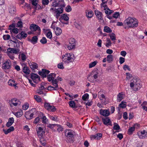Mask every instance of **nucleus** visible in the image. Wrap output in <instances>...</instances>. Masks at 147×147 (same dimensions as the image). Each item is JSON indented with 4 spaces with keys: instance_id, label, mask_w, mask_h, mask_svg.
<instances>
[{
    "instance_id": "obj_14",
    "label": "nucleus",
    "mask_w": 147,
    "mask_h": 147,
    "mask_svg": "<svg viewBox=\"0 0 147 147\" xmlns=\"http://www.w3.org/2000/svg\"><path fill=\"white\" fill-rule=\"evenodd\" d=\"M95 13L98 19L100 20H103L102 13L98 10L95 11Z\"/></svg>"
},
{
    "instance_id": "obj_3",
    "label": "nucleus",
    "mask_w": 147,
    "mask_h": 147,
    "mask_svg": "<svg viewBox=\"0 0 147 147\" xmlns=\"http://www.w3.org/2000/svg\"><path fill=\"white\" fill-rule=\"evenodd\" d=\"M74 55L71 53H66L62 56V60L65 63H68L73 62L75 59Z\"/></svg>"
},
{
    "instance_id": "obj_44",
    "label": "nucleus",
    "mask_w": 147,
    "mask_h": 147,
    "mask_svg": "<svg viewBox=\"0 0 147 147\" xmlns=\"http://www.w3.org/2000/svg\"><path fill=\"white\" fill-rule=\"evenodd\" d=\"M109 36L112 40L114 41L116 40L115 35L113 33L111 34H110Z\"/></svg>"
},
{
    "instance_id": "obj_39",
    "label": "nucleus",
    "mask_w": 147,
    "mask_h": 147,
    "mask_svg": "<svg viewBox=\"0 0 147 147\" xmlns=\"http://www.w3.org/2000/svg\"><path fill=\"white\" fill-rule=\"evenodd\" d=\"M47 110L52 112H54L56 111V109L54 106L50 105L49 107L48 108Z\"/></svg>"
},
{
    "instance_id": "obj_59",
    "label": "nucleus",
    "mask_w": 147,
    "mask_h": 147,
    "mask_svg": "<svg viewBox=\"0 0 147 147\" xmlns=\"http://www.w3.org/2000/svg\"><path fill=\"white\" fill-rule=\"evenodd\" d=\"M19 30L17 28H13L12 30V32L14 33L17 34L18 33Z\"/></svg>"
},
{
    "instance_id": "obj_38",
    "label": "nucleus",
    "mask_w": 147,
    "mask_h": 147,
    "mask_svg": "<svg viewBox=\"0 0 147 147\" xmlns=\"http://www.w3.org/2000/svg\"><path fill=\"white\" fill-rule=\"evenodd\" d=\"M89 94L88 93H86L82 96V98L84 101H86L89 98Z\"/></svg>"
},
{
    "instance_id": "obj_1",
    "label": "nucleus",
    "mask_w": 147,
    "mask_h": 147,
    "mask_svg": "<svg viewBox=\"0 0 147 147\" xmlns=\"http://www.w3.org/2000/svg\"><path fill=\"white\" fill-rule=\"evenodd\" d=\"M138 22L137 19L130 17H128L123 22V23L127 26V27L134 28L138 26Z\"/></svg>"
},
{
    "instance_id": "obj_12",
    "label": "nucleus",
    "mask_w": 147,
    "mask_h": 147,
    "mask_svg": "<svg viewBox=\"0 0 147 147\" xmlns=\"http://www.w3.org/2000/svg\"><path fill=\"white\" fill-rule=\"evenodd\" d=\"M11 63L9 60L6 61L3 63L2 68L3 69H7L11 68Z\"/></svg>"
},
{
    "instance_id": "obj_40",
    "label": "nucleus",
    "mask_w": 147,
    "mask_h": 147,
    "mask_svg": "<svg viewBox=\"0 0 147 147\" xmlns=\"http://www.w3.org/2000/svg\"><path fill=\"white\" fill-rule=\"evenodd\" d=\"M124 103L125 102L123 101H122L119 105V107L123 109L125 108L126 106V105Z\"/></svg>"
},
{
    "instance_id": "obj_5",
    "label": "nucleus",
    "mask_w": 147,
    "mask_h": 147,
    "mask_svg": "<svg viewBox=\"0 0 147 147\" xmlns=\"http://www.w3.org/2000/svg\"><path fill=\"white\" fill-rule=\"evenodd\" d=\"M69 44L67 47L69 50L75 49L76 46V40L74 38H71L69 40Z\"/></svg>"
},
{
    "instance_id": "obj_10",
    "label": "nucleus",
    "mask_w": 147,
    "mask_h": 147,
    "mask_svg": "<svg viewBox=\"0 0 147 147\" xmlns=\"http://www.w3.org/2000/svg\"><path fill=\"white\" fill-rule=\"evenodd\" d=\"M37 133L38 138H41L44 137L45 132L43 130V129L41 127H39L37 130L36 129Z\"/></svg>"
},
{
    "instance_id": "obj_54",
    "label": "nucleus",
    "mask_w": 147,
    "mask_h": 147,
    "mask_svg": "<svg viewBox=\"0 0 147 147\" xmlns=\"http://www.w3.org/2000/svg\"><path fill=\"white\" fill-rule=\"evenodd\" d=\"M74 25L78 29H80L82 28L81 24H78L77 23H75Z\"/></svg>"
},
{
    "instance_id": "obj_51",
    "label": "nucleus",
    "mask_w": 147,
    "mask_h": 147,
    "mask_svg": "<svg viewBox=\"0 0 147 147\" xmlns=\"http://www.w3.org/2000/svg\"><path fill=\"white\" fill-rule=\"evenodd\" d=\"M56 125H58H58L57 124H49L48 125L47 127L51 129H52L54 127L56 126Z\"/></svg>"
},
{
    "instance_id": "obj_30",
    "label": "nucleus",
    "mask_w": 147,
    "mask_h": 147,
    "mask_svg": "<svg viewBox=\"0 0 147 147\" xmlns=\"http://www.w3.org/2000/svg\"><path fill=\"white\" fill-rule=\"evenodd\" d=\"M15 81L13 80H10L8 82V84L10 86L15 87L17 85L15 83Z\"/></svg>"
},
{
    "instance_id": "obj_42",
    "label": "nucleus",
    "mask_w": 147,
    "mask_h": 147,
    "mask_svg": "<svg viewBox=\"0 0 147 147\" xmlns=\"http://www.w3.org/2000/svg\"><path fill=\"white\" fill-rule=\"evenodd\" d=\"M23 113L22 112H18L16 113L14 115H15L17 117H19L23 115Z\"/></svg>"
},
{
    "instance_id": "obj_7",
    "label": "nucleus",
    "mask_w": 147,
    "mask_h": 147,
    "mask_svg": "<svg viewBox=\"0 0 147 147\" xmlns=\"http://www.w3.org/2000/svg\"><path fill=\"white\" fill-rule=\"evenodd\" d=\"M103 123L105 125L112 126V122L109 117H103L101 116Z\"/></svg>"
},
{
    "instance_id": "obj_13",
    "label": "nucleus",
    "mask_w": 147,
    "mask_h": 147,
    "mask_svg": "<svg viewBox=\"0 0 147 147\" xmlns=\"http://www.w3.org/2000/svg\"><path fill=\"white\" fill-rule=\"evenodd\" d=\"M102 134L101 133H97L95 135H91L90 136L91 139H96L97 140H100L102 138Z\"/></svg>"
},
{
    "instance_id": "obj_35",
    "label": "nucleus",
    "mask_w": 147,
    "mask_h": 147,
    "mask_svg": "<svg viewBox=\"0 0 147 147\" xmlns=\"http://www.w3.org/2000/svg\"><path fill=\"white\" fill-rule=\"evenodd\" d=\"M61 18L62 19L64 20L67 21L69 20V17L67 16V15L66 14H64L62 15L61 17Z\"/></svg>"
},
{
    "instance_id": "obj_28",
    "label": "nucleus",
    "mask_w": 147,
    "mask_h": 147,
    "mask_svg": "<svg viewBox=\"0 0 147 147\" xmlns=\"http://www.w3.org/2000/svg\"><path fill=\"white\" fill-rule=\"evenodd\" d=\"M57 79H53L52 81V85L56 87V88H59L58 85L57 84L58 81H57Z\"/></svg>"
},
{
    "instance_id": "obj_50",
    "label": "nucleus",
    "mask_w": 147,
    "mask_h": 147,
    "mask_svg": "<svg viewBox=\"0 0 147 147\" xmlns=\"http://www.w3.org/2000/svg\"><path fill=\"white\" fill-rule=\"evenodd\" d=\"M65 10L67 12L71 11L72 10L71 7L69 5H68L66 7Z\"/></svg>"
},
{
    "instance_id": "obj_45",
    "label": "nucleus",
    "mask_w": 147,
    "mask_h": 147,
    "mask_svg": "<svg viewBox=\"0 0 147 147\" xmlns=\"http://www.w3.org/2000/svg\"><path fill=\"white\" fill-rule=\"evenodd\" d=\"M97 62L96 61L91 62L89 64V67L90 68L96 65Z\"/></svg>"
},
{
    "instance_id": "obj_4",
    "label": "nucleus",
    "mask_w": 147,
    "mask_h": 147,
    "mask_svg": "<svg viewBox=\"0 0 147 147\" xmlns=\"http://www.w3.org/2000/svg\"><path fill=\"white\" fill-rule=\"evenodd\" d=\"M68 131H69V130H68ZM65 135L67 137L66 140L67 142L72 143L74 142L73 138L74 136V135L73 132L68 131L67 132V131H66L65 132Z\"/></svg>"
},
{
    "instance_id": "obj_37",
    "label": "nucleus",
    "mask_w": 147,
    "mask_h": 147,
    "mask_svg": "<svg viewBox=\"0 0 147 147\" xmlns=\"http://www.w3.org/2000/svg\"><path fill=\"white\" fill-rule=\"evenodd\" d=\"M16 25V27L22 28L23 27V23L21 20L19 21Z\"/></svg>"
},
{
    "instance_id": "obj_41",
    "label": "nucleus",
    "mask_w": 147,
    "mask_h": 147,
    "mask_svg": "<svg viewBox=\"0 0 147 147\" xmlns=\"http://www.w3.org/2000/svg\"><path fill=\"white\" fill-rule=\"evenodd\" d=\"M107 42L106 43L105 45L106 47L109 48V46L111 45V42L110 39L109 38H107Z\"/></svg>"
},
{
    "instance_id": "obj_63",
    "label": "nucleus",
    "mask_w": 147,
    "mask_h": 147,
    "mask_svg": "<svg viewBox=\"0 0 147 147\" xmlns=\"http://www.w3.org/2000/svg\"><path fill=\"white\" fill-rule=\"evenodd\" d=\"M125 58L123 57H121L119 58V63L122 64L125 62Z\"/></svg>"
},
{
    "instance_id": "obj_33",
    "label": "nucleus",
    "mask_w": 147,
    "mask_h": 147,
    "mask_svg": "<svg viewBox=\"0 0 147 147\" xmlns=\"http://www.w3.org/2000/svg\"><path fill=\"white\" fill-rule=\"evenodd\" d=\"M16 11V9L15 7H11L9 9V13L11 14H14Z\"/></svg>"
},
{
    "instance_id": "obj_56",
    "label": "nucleus",
    "mask_w": 147,
    "mask_h": 147,
    "mask_svg": "<svg viewBox=\"0 0 147 147\" xmlns=\"http://www.w3.org/2000/svg\"><path fill=\"white\" fill-rule=\"evenodd\" d=\"M22 109L23 110H27L29 107L28 104H24L22 106Z\"/></svg>"
},
{
    "instance_id": "obj_6",
    "label": "nucleus",
    "mask_w": 147,
    "mask_h": 147,
    "mask_svg": "<svg viewBox=\"0 0 147 147\" xmlns=\"http://www.w3.org/2000/svg\"><path fill=\"white\" fill-rule=\"evenodd\" d=\"M30 29L31 30L33 31L34 32L37 30L38 32H36V34L38 35H40V34L41 29L37 25L35 24H31L30 27Z\"/></svg>"
},
{
    "instance_id": "obj_16",
    "label": "nucleus",
    "mask_w": 147,
    "mask_h": 147,
    "mask_svg": "<svg viewBox=\"0 0 147 147\" xmlns=\"http://www.w3.org/2000/svg\"><path fill=\"white\" fill-rule=\"evenodd\" d=\"M38 38L37 36H35L32 37V39H28V40L31 42L32 44H34L37 42Z\"/></svg>"
},
{
    "instance_id": "obj_64",
    "label": "nucleus",
    "mask_w": 147,
    "mask_h": 147,
    "mask_svg": "<svg viewBox=\"0 0 147 147\" xmlns=\"http://www.w3.org/2000/svg\"><path fill=\"white\" fill-rule=\"evenodd\" d=\"M49 3V0H42V3L44 5H47Z\"/></svg>"
},
{
    "instance_id": "obj_24",
    "label": "nucleus",
    "mask_w": 147,
    "mask_h": 147,
    "mask_svg": "<svg viewBox=\"0 0 147 147\" xmlns=\"http://www.w3.org/2000/svg\"><path fill=\"white\" fill-rule=\"evenodd\" d=\"M41 114L42 116V117H40V119H42V122L43 123L45 124L47 123V122L48 121V119L42 113Z\"/></svg>"
},
{
    "instance_id": "obj_58",
    "label": "nucleus",
    "mask_w": 147,
    "mask_h": 147,
    "mask_svg": "<svg viewBox=\"0 0 147 147\" xmlns=\"http://www.w3.org/2000/svg\"><path fill=\"white\" fill-rule=\"evenodd\" d=\"M138 135L140 138H145L146 137H147V133H145L144 135H142L138 134Z\"/></svg>"
},
{
    "instance_id": "obj_60",
    "label": "nucleus",
    "mask_w": 147,
    "mask_h": 147,
    "mask_svg": "<svg viewBox=\"0 0 147 147\" xmlns=\"http://www.w3.org/2000/svg\"><path fill=\"white\" fill-rule=\"evenodd\" d=\"M30 113L29 112H27V113H26L25 115V117L28 120H29L31 119V118H29V116L28 115Z\"/></svg>"
},
{
    "instance_id": "obj_47",
    "label": "nucleus",
    "mask_w": 147,
    "mask_h": 147,
    "mask_svg": "<svg viewBox=\"0 0 147 147\" xmlns=\"http://www.w3.org/2000/svg\"><path fill=\"white\" fill-rule=\"evenodd\" d=\"M21 35H20V36L22 37V38L25 39L27 36V34L23 31H22L21 32Z\"/></svg>"
},
{
    "instance_id": "obj_46",
    "label": "nucleus",
    "mask_w": 147,
    "mask_h": 147,
    "mask_svg": "<svg viewBox=\"0 0 147 147\" xmlns=\"http://www.w3.org/2000/svg\"><path fill=\"white\" fill-rule=\"evenodd\" d=\"M40 42L43 44H45L47 42V40L46 38L45 37H42L40 41Z\"/></svg>"
},
{
    "instance_id": "obj_8",
    "label": "nucleus",
    "mask_w": 147,
    "mask_h": 147,
    "mask_svg": "<svg viewBox=\"0 0 147 147\" xmlns=\"http://www.w3.org/2000/svg\"><path fill=\"white\" fill-rule=\"evenodd\" d=\"M55 6L59 7V8L57 9H58V10L60 9V10H61V9H62L63 11V8L65 6L64 0H59L58 2H57V3H56V5Z\"/></svg>"
},
{
    "instance_id": "obj_34",
    "label": "nucleus",
    "mask_w": 147,
    "mask_h": 147,
    "mask_svg": "<svg viewBox=\"0 0 147 147\" xmlns=\"http://www.w3.org/2000/svg\"><path fill=\"white\" fill-rule=\"evenodd\" d=\"M59 88H56V87L55 86L54 87L51 86H49L48 87L47 90H58Z\"/></svg>"
},
{
    "instance_id": "obj_26",
    "label": "nucleus",
    "mask_w": 147,
    "mask_h": 147,
    "mask_svg": "<svg viewBox=\"0 0 147 147\" xmlns=\"http://www.w3.org/2000/svg\"><path fill=\"white\" fill-rule=\"evenodd\" d=\"M93 12L92 11H88V12H86V16L88 18H92L93 16Z\"/></svg>"
},
{
    "instance_id": "obj_27",
    "label": "nucleus",
    "mask_w": 147,
    "mask_h": 147,
    "mask_svg": "<svg viewBox=\"0 0 147 147\" xmlns=\"http://www.w3.org/2000/svg\"><path fill=\"white\" fill-rule=\"evenodd\" d=\"M103 30L104 32L107 33H110L112 32L111 29L107 26H105L104 27Z\"/></svg>"
},
{
    "instance_id": "obj_9",
    "label": "nucleus",
    "mask_w": 147,
    "mask_h": 147,
    "mask_svg": "<svg viewBox=\"0 0 147 147\" xmlns=\"http://www.w3.org/2000/svg\"><path fill=\"white\" fill-rule=\"evenodd\" d=\"M50 71L46 69H42V71H39L38 74L43 78H46L47 75L49 74Z\"/></svg>"
},
{
    "instance_id": "obj_2",
    "label": "nucleus",
    "mask_w": 147,
    "mask_h": 147,
    "mask_svg": "<svg viewBox=\"0 0 147 147\" xmlns=\"http://www.w3.org/2000/svg\"><path fill=\"white\" fill-rule=\"evenodd\" d=\"M133 82L130 83V86L135 91H137L139 90L141 87V85L140 84V80L138 79L134 78Z\"/></svg>"
},
{
    "instance_id": "obj_36",
    "label": "nucleus",
    "mask_w": 147,
    "mask_h": 147,
    "mask_svg": "<svg viewBox=\"0 0 147 147\" xmlns=\"http://www.w3.org/2000/svg\"><path fill=\"white\" fill-rule=\"evenodd\" d=\"M113 129L116 130H118L120 129V127L119 125L116 123H114Z\"/></svg>"
},
{
    "instance_id": "obj_18",
    "label": "nucleus",
    "mask_w": 147,
    "mask_h": 147,
    "mask_svg": "<svg viewBox=\"0 0 147 147\" xmlns=\"http://www.w3.org/2000/svg\"><path fill=\"white\" fill-rule=\"evenodd\" d=\"M14 130V128L13 127L11 126L7 130H6L5 129H3V131L4 132L5 134H7L13 131Z\"/></svg>"
},
{
    "instance_id": "obj_61",
    "label": "nucleus",
    "mask_w": 147,
    "mask_h": 147,
    "mask_svg": "<svg viewBox=\"0 0 147 147\" xmlns=\"http://www.w3.org/2000/svg\"><path fill=\"white\" fill-rule=\"evenodd\" d=\"M37 1V0H30V1H31L32 4L34 6H36L38 4L36 3Z\"/></svg>"
},
{
    "instance_id": "obj_20",
    "label": "nucleus",
    "mask_w": 147,
    "mask_h": 147,
    "mask_svg": "<svg viewBox=\"0 0 147 147\" xmlns=\"http://www.w3.org/2000/svg\"><path fill=\"white\" fill-rule=\"evenodd\" d=\"M136 125H134L133 127H130L128 129L127 133L129 135H131L133 134V132L135 130V127Z\"/></svg>"
},
{
    "instance_id": "obj_43",
    "label": "nucleus",
    "mask_w": 147,
    "mask_h": 147,
    "mask_svg": "<svg viewBox=\"0 0 147 147\" xmlns=\"http://www.w3.org/2000/svg\"><path fill=\"white\" fill-rule=\"evenodd\" d=\"M34 98L36 101L38 102H40L42 101V99L38 95H35L34 96Z\"/></svg>"
},
{
    "instance_id": "obj_11",
    "label": "nucleus",
    "mask_w": 147,
    "mask_h": 147,
    "mask_svg": "<svg viewBox=\"0 0 147 147\" xmlns=\"http://www.w3.org/2000/svg\"><path fill=\"white\" fill-rule=\"evenodd\" d=\"M108 109H101L100 110L99 113L101 115L105 117H107L110 115V113Z\"/></svg>"
},
{
    "instance_id": "obj_31",
    "label": "nucleus",
    "mask_w": 147,
    "mask_h": 147,
    "mask_svg": "<svg viewBox=\"0 0 147 147\" xmlns=\"http://www.w3.org/2000/svg\"><path fill=\"white\" fill-rule=\"evenodd\" d=\"M56 34L57 35H60L62 32V30L59 28L57 27L56 28Z\"/></svg>"
},
{
    "instance_id": "obj_62",
    "label": "nucleus",
    "mask_w": 147,
    "mask_h": 147,
    "mask_svg": "<svg viewBox=\"0 0 147 147\" xmlns=\"http://www.w3.org/2000/svg\"><path fill=\"white\" fill-rule=\"evenodd\" d=\"M123 68L125 70H126L127 69L129 71L130 70V69L129 67V66L127 65H124L123 66Z\"/></svg>"
},
{
    "instance_id": "obj_32",
    "label": "nucleus",
    "mask_w": 147,
    "mask_h": 147,
    "mask_svg": "<svg viewBox=\"0 0 147 147\" xmlns=\"http://www.w3.org/2000/svg\"><path fill=\"white\" fill-rule=\"evenodd\" d=\"M123 98V94L122 93H119L118 94L117 96V99L119 102L121 101Z\"/></svg>"
},
{
    "instance_id": "obj_55",
    "label": "nucleus",
    "mask_w": 147,
    "mask_h": 147,
    "mask_svg": "<svg viewBox=\"0 0 147 147\" xmlns=\"http://www.w3.org/2000/svg\"><path fill=\"white\" fill-rule=\"evenodd\" d=\"M119 12H116L113 15V18H117L119 16Z\"/></svg>"
},
{
    "instance_id": "obj_17",
    "label": "nucleus",
    "mask_w": 147,
    "mask_h": 147,
    "mask_svg": "<svg viewBox=\"0 0 147 147\" xmlns=\"http://www.w3.org/2000/svg\"><path fill=\"white\" fill-rule=\"evenodd\" d=\"M54 11H55V13H56V18L57 19H58L59 16L60 14L63 13V10L62 9L60 10H58V9L55 8L54 9Z\"/></svg>"
},
{
    "instance_id": "obj_53",
    "label": "nucleus",
    "mask_w": 147,
    "mask_h": 147,
    "mask_svg": "<svg viewBox=\"0 0 147 147\" xmlns=\"http://www.w3.org/2000/svg\"><path fill=\"white\" fill-rule=\"evenodd\" d=\"M117 26H123V27H124V28L125 29H126L127 27L126 26H125L126 25H125L124 24H123L121 22H118L117 23Z\"/></svg>"
},
{
    "instance_id": "obj_21",
    "label": "nucleus",
    "mask_w": 147,
    "mask_h": 147,
    "mask_svg": "<svg viewBox=\"0 0 147 147\" xmlns=\"http://www.w3.org/2000/svg\"><path fill=\"white\" fill-rule=\"evenodd\" d=\"M29 65L32 70L37 69L38 68L37 64L34 62H33L32 64L31 63V64H30Z\"/></svg>"
},
{
    "instance_id": "obj_57",
    "label": "nucleus",
    "mask_w": 147,
    "mask_h": 147,
    "mask_svg": "<svg viewBox=\"0 0 147 147\" xmlns=\"http://www.w3.org/2000/svg\"><path fill=\"white\" fill-rule=\"evenodd\" d=\"M46 36L48 38L51 39L52 37V34L51 32H48Z\"/></svg>"
},
{
    "instance_id": "obj_19",
    "label": "nucleus",
    "mask_w": 147,
    "mask_h": 147,
    "mask_svg": "<svg viewBox=\"0 0 147 147\" xmlns=\"http://www.w3.org/2000/svg\"><path fill=\"white\" fill-rule=\"evenodd\" d=\"M107 61L108 63H110L112 62L114 59L113 56L112 55H109L107 57Z\"/></svg>"
},
{
    "instance_id": "obj_49",
    "label": "nucleus",
    "mask_w": 147,
    "mask_h": 147,
    "mask_svg": "<svg viewBox=\"0 0 147 147\" xmlns=\"http://www.w3.org/2000/svg\"><path fill=\"white\" fill-rule=\"evenodd\" d=\"M47 78L48 81L49 82L52 81L53 79H54L53 78L52 76V75L50 74L47 76Z\"/></svg>"
},
{
    "instance_id": "obj_15",
    "label": "nucleus",
    "mask_w": 147,
    "mask_h": 147,
    "mask_svg": "<svg viewBox=\"0 0 147 147\" xmlns=\"http://www.w3.org/2000/svg\"><path fill=\"white\" fill-rule=\"evenodd\" d=\"M23 67L22 71L26 75H28L30 73V70L28 67H27L26 64H23L22 65Z\"/></svg>"
},
{
    "instance_id": "obj_22",
    "label": "nucleus",
    "mask_w": 147,
    "mask_h": 147,
    "mask_svg": "<svg viewBox=\"0 0 147 147\" xmlns=\"http://www.w3.org/2000/svg\"><path fill=\"white\" fill-rule=\"evenodd\" d=\"M69 106L71 108H76L77 107V106L76 105V103L74 101H69Z\"/></svg>"
},
{
    "instance_id": "obj_29",
    "label": "nucleus",
    "mask_w": 147,
    "mask_h": 147,
    "mask_svg": "<svg viewBox=\"0 0 147 147\" xmlns=\"http://www.w3.org/2000/svg\"><path fill=\"white\" fill-rule=\"evenodd\" d=\"M38 77V75L34 73H32L31 75L30 78L32 80H35Z\"/></svg>"
},
{
    "instance_id": "obj_25",
    "label": "nucleus",
    "mask_w": 147,
    "mask_h": 147,
    "mask_svg": "<svg viewBox=\"0 0 147 147\" xmlns=\"http://www.w3.org/2000/svg\"><path fill=\"white\" fill-rule=\"evenodd\" d=\"M40 138V142L43 146H45L46 145V140L43 137H42L41 138Z\"/></svg>"
},
{
    "instance_id": "obj_23",
    "label": "nucleus",
    "mask_w": 147,
    "mask_h": 147,
    "mask_svg": "<svg viewBox=\"0 0 147 147\" xmlns=\"http://www.w3.org/2000/svg\"><path fill=\"white\" fill-rule=\"evenodd\" d=\"M7 51L9 53H13L15 54H17L18 53V51L16 49L11 48H9L7 49Z\"/></svg>"
},
{
    "instance_id": "obj_52",
    "label": "nucleus",
    "mask_w": 147,
    "mask_h": 147,
    "mask_svg": "<svg viewBox=\"0 0 147 147\" xmlns=\"http://www.w3.org/2000/svg\"><path fill=\"white\" fill-rule=\"evenodd\" d=\"M57 67L58 68L63 69L64 68L63 65V63L61 62L59 63L57 65Z\"/></svg>"
},
{
    "instance_id": "obj_48",
    "label": "nucleus",
    "mask_w": 147,
    "mask_h": 147,
    "mask_svg": "<svg viewBox=\"0 0 147 147\" xmlns=\"http://www.w3.org/2000/svg\"><path fill=\"white\" fill-rule=\"evenodd\" d=\"M10 36L9 34L4 35L3 36V38L4 40H7L9 39Z\"/></svg>"
}]
</instances>
